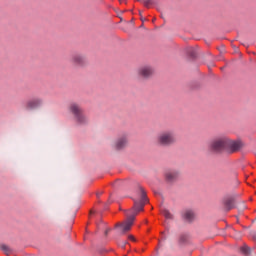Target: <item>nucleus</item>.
<instances>
[{
  "instance_id": "423d86ee",
  "label": "nucleus",
  "mask_w": 256,
  "mask_h": 256,
  "mask_svg": "<svg viewBox=\"0 0 256 256\" xmlns=\"http://www.w3.org/2000/svg\"><path fill=\"white\" fill-rule=\"evenodd\" d=\"M136 73L139 79H151V77H153V74L155 73V70L149 65H144L140 66L137 69Z\"/></svg>"
},
{
  "instance_id": "f03ea898",
  "label": "nucleus",
  "mask_w": 256,
  "mask_h": 256,
  "mask_svg": "<svg viewBox=\"0 0 256 256\" xmlns=\"http://www.w3.org/2000/svg\"><path fill=\"white\" fill-rule=\"evenodd\" d=\"M156 143L159 147H171V145H175L177 143L175 132L171 130L161 132L156 138Z\"/></svg>"
},
{
  "instance_id": "f257e3e1",
  "label": "nucleus",
  "mask_w": 256,
  "mask_h": 256,
  "mask_svg": "<svg viewBox=\"0 0 256 256\" xmlns=\"http://www.w3.org/2000/svg\"><path fill=\"white\" fill-rule=\"evenodd\" d=\"M68 110L74 116V121L77 125H87L89 123V118L85 116L81 105L73 102L68 106Z\"/></svg>"
},
{
  "instance_id": "aec40b11",
  "label": "nucleus",
  "mask_w": 256,
  "mask_h": 256,
  "mask_svg": "<svg viewBox=\"0 0 256 256\" xmlns=\"http://www.w3.org/2000/svg\"><path fill=\"white\" fill-rule=\"evenodd\" d=\"M109 231H111V228H108V229L105 231V235H109Z\"/></svg>"
},
{
  "instance_id": "0eeeda50",
  "label": "nucleus",
  "mask_w": 256,
  "mask_h": 256,
  "mask_svg": "<svg viewBox=\"0 0 256 256\" xmlns=\"http://www.w3.org/2000/svg\"><path fill=\"white\" fill-rule=\"evenodd\" d=\"M243 142L240 140H231L229 137H227L226 141V151H229V153H237V151H241L243 149Z\"/></svg>"
},
{
  "instance_id": "2eb2a0df",
  "label": "nucleus",
  "mask_w": 256,
  "mask_h": 256,
  "mask_svg": "<svg viewBox=\"0 0 256 256\" xmlns=\"http://www.w3.org/2000/svg\"><path fill=\"white\" fill-rule=\"evenodd\" d=\"M162 215H164L165 219H173V214L167 209H162Z\"/></svg>"
},
{
  "instance_id": "a211bd4d",
  "label": "nucleus",
  "mask_w": 256,
  "mask_h": 256,
  "mask_svg": "<svg viewBox=\"0 0 256 256\" xmlns=\"http://www.w3.org/2000/svg\"><path fill=\"white\" fill-rule=\"evenodd\" d=\"M128 239H129L130 241H135V236L129 235V236H128Z\"/></svg>"
},
{
  "instance_id": "f8f14e48",
  "label": "nucleus",
  "mask_w": 256,
  "mask_h": 256,
  "mask_svg": "<svg viewBox=\"0 0 256 256\" xmlns=\"http://www.w3.org/2000/svg\"><path fill=\"white\" fill-rule=\"evenodd\" d=\"M182 219L187 223L195 221V212H193V210H184L182 213Z\"/></svg>"
},
{
  "instance_id": "7ed1b4c3",
  "label": "nucleus",
  "mask_w": 256,
  "mask_h": 256,
  "mask_svg": "<svg viewBox=\"0 0 256 256\" xmlns=\"http://www.w3.org/2000/svg\"><path fill=\"white\" fill-rule=\"evenodd\" d=\"M210 151L214 153H221L222 151H227V137L222 136L212 140L209 144Z\"/></svg>"
},
{
  "instance_id": "dca6fc26",
  "label": "nucleus",
  "mask_w": 256,
  "mask_h": 256,
  "mask_svg": "<svg viewBox=\"0 0 256 256\" xmlns=\"http://www.w3.org/2000/svg\"><path fill=\"white\" fill-rule=\"evenodd\" d=\"M240 251L243 255H251V248H249V246L241 247Z\"/></svg>"
},
{
  "instance_id": "4468645a",
  "label": "nucleus",
  "mask_w": 256,
  "mask_h": 256,
  "mask_svg": "<svg viewBox=\"0 0 256 256\" xmlns=\"http://www.w3.org/2000/svg\"><path fill=\"white\" fill-rule=\"evenodd\" d=\"M0 249L5 253V255H11V253H13V249L5 244H1Z\"/></svg>"
},
{
  "instance_id": "ddd939ff",
  "label": "nucleus",
  "mask_w": 256,
  "mask_h": 256,
  "mask_svg": "<svg viewBox=\"0 0 256 256\" xmlns=\"http://www.w3.org/2000/svg\"><path fill=\"white\" fill-rule=\"evenodd\" d=\"M224 207L226 211H231V209H235V199L227 198L224 200Z\"/></svg>"
},
{
  "instance_id": "f3484780",
  "label": "nucleus",
  "mask_w": 256,
  "mask_h": 256,
  "mask_svg": "<svg viewBox=\"0 0 256 256\" xmlns=\"http://www.w3.org/2000/svg\"><path fill=\"white\" fill-rule=\"evenodd\" d=\"M141 3H143V5L145 7H151V5H153V0H140Z\"/></svg>"
},
{
  "instance_id": "1a4fd4ad",
  "label": "nucleus",
  "mask_w": 256,
  "mask_h": 256,
  "mask_svg": "<svg viewBox=\"0 0 256 256\" xmlns=\"http://www.w3.org/2000/svg\"><path fill=\"white\" fill-rule=\"evenodd\" d=\"M179 177H181V172L178 170H170L165 173V181L167 183H175Z\"/></svg>"
},
{
  "instance_id": "6ab92c4d",
  "label": "nucleus",
  "mask_w": 256,
  "mask_h": 256,
  "mask_svg": "<svg viewBox=\"0 0 256 256\" xmlns=\"http://www.w3.org/2000/svg\"><path fill=\"white\" fill-rule=\"evenodd\" d=\"M189 54H190L192 57H195V52H193V49L190 50Z\"/></svg>"
},
{
  "instance_id": "20e7f679",
  "label": "nucleus",
  "mask_w": 256,
  "mask_h": 256,
  "mask_svg": "<svg viewBox=\"0 0 256 256\" xmlns=\"http://www.w3.org/2000/svg\"><path fill=\"white\" fill-rule=\"evenodd\" d=\"M140 201H134L133 211L135 215L139 213V211H143V207H145L146 203H149V199L147 198V193L145 192V189L143 187H140Z\"/></svg>"
},
{
  "instance_id": "6e6552de",
  "label": "nucleus",
  "mask_w": 256,
  "mask_h": 256,
  "mask_svg": "<svg viewBox=\"0 0 256 256\" xmlns=\"http://www.w3.org/2000/svg\"><path fill=\"white\" fill-rule=\"evenodd\" d=\"M70 63L74 67H85L87 65V58L81 53H74L70 57Z\"/></svg>"
},
{
  "instance_id": "9d476101",
  "label": "nucleus",
  "mask_w": 256,
  "mask_h": 256,
  "mask_svg": "<svg viewBox=\"0 0 256 256\" xmlns=\"http://www.w3.org/2000/svg\"><path fill=\"white\" fill-rule=\"evenodd\" d=\"M41 105H43V100L41 98H34L26 103V109L33 111V109H39Z\"/></svg>"
},
{
  "instance_id": "9b49d317",
  "label": "nucleus",
  "mask_w": 256,
  "mask_h": 256,
  "mask_svg": "<svg viewBox=\"0 0 256 256\" xmlns=\"http://www.w3.org/2000/svg\"><path fill=\"white\" fill-rule=\"evenodd\" d=\"M127 143H129L127 135H123L117 138V140L115 141L114 147L115 149H118V150L125 149V147H127Z\"/></svg>"
},
{
  "instance_id": "39448f33",
  "label": "nucleus",
  "mask_w": 256,
  "mask_h": 256,
  "mask_svg": "<svg viewBox=\"0 0 256 256\" xmlns=\"http://www.w3.org/2000/svg\"><path fill=\"white\" fill-rule=\"evenodd\" d=\"M133 223H135V216H129L126 219V221L117 223L115 227L119 229L121 235H125V233L131 231V227H133Z\"/></svg>"
},
{
  "instance_id": "412c9836",
  "label": "nucleus",
  "mask_w": 256,
  "mask_h": 256,
  "mask_svg": "<svg viewBox=\"0 0 256 256\" xmlns=\"http://www.w3.org/2000/svg\"><path fill=\"white\" fill-rule=\"evenodd\" d=\"M125 245H127V242H124L123 245H122V247L125 248Z\"/></svg>"
}]
</instances>
